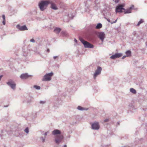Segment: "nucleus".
I'll return each instance as SVG.
<instances>
[{"instance_id": "a211bd4d", "label": "nucleus", "mask_w": 147, "mask_h": 147, "mask_svg": "<svg viewBox=\"0 0 147 147\" xmlns=\"http://www.w3.org/2000/svg\"><path fill=\"white\" fill-rule=\"evenodd\" d=\"M102 27V25L101 24H98L96 26V28L97 29H100Z\"/></svg>"}, {"instance_id": "7c9ffc66", "label": "nucleus", "mask_w": 147, "mask_h": 147, "mask_svg": "<svg viewBox=\"0 0 147 147\" xmlns=\"http://www.w3.org/2000/svg\"><path fill=\"white\" fill-rule=\"evenodd\" d=\"M47 132H45V134H44V135L45 136H46L47 135Z\"/></svg>"}, {"instance_id": "473e14b6", "label": "nucleus", "mask_w": 147, "mask_h": 147, "mask_svg": "<svg viewBox=\"0 0 147 147\" xmlns=\"http://www.w3.org/2000/svg\"><path fill=\"white\" fill-rule=\"evenodd\" d=\"M74 41H75L76 42H77V40L76 39H74Z\"/></svg>"}, {"instance_id": "0eeeda50", "label": "nucleus", "mask_w": 147, "mask_h": 147, "mask_svg": "<svg viewBox=\"0 0 147 147\" xmlns=\"http://www.w3.org/2000/svg\"><path fill=\"white\" fill-rule=\"evenodd\" d=\"M7 84L10 86L12 89H15L16 84L14 83L13 81L12 80H10L8 82H7Z\"/></svg>"}, {"instance_id": "c9c22d12", "label": "nucleus", "mask_w": 147, "mask_h": 147, "mask_svg": "<svg viewBox=\"0 0 147 147\" xmlns=\"http://www.w3.org/2000/svg\"><path fill=\"white\" fill-rule=\"evenodd\" d=\"M47 52H49V49H47Z\"/></svg>"}, {"instance_id": "9b49d317", "label": "nucleus", "mask_w": 147, "mask_h": 147, "mask_svg": "<svg viewBox=\"0 0 147 147\" xmlns=\"http://www.w3.org/2000/svg\"><path fill=\"white\" fill-rule=\"evenodd\" d=\"M99 37L102 42L105 37V34L103 32H100L99 34Z\"/></svg>"}, {"instance_id": "c85d7f7f", "label": "nucleus", "mask_w": 147, "mask_h": 147, "mask_svg": "<svg viewBox=\"0 0 147 147\" xmlns=\"http://www.w3.org/2000/svg\"><path fill=\"white\" fill-rule=\"evenodd\" d=\"M109 121V119H107L105 120L104 121L105 122H107Z\"/></svg>"}, {"instance_id": "58836bf2", "label": "nucleus", "mask_w": 147, "mask_h": 147, "mask_svg": "<svg viewBox=\"0 0 147 147\" xmlns=\"http://www.w3.org/2000/svg\"><path fill=\"white\" fill-rule=\"evenodd\" d=\"M108 21L109 22V20H108Z\"/></svg>"}, {"instance_id": "1a4fd4ad", "label": "nucleus", "mask_w": 147, "mask_h": 147, "mask_svg": "<svg viewBox=\"0 0 147 147\" xmlns=\"http://www.w3.org/2000/svg\"><path fill=\"white\" fill-rule=\"evenodd\" d=\"M122 55L121 53H117L115 55H112L110 57L111 58L114 59L116 58L120 57L122 56Z\"/></svg>"}, {"instance_id": "cd10ccee", "label": "nucleus", "mask_w": 147, "mask_h": 147, "mask_svg": "<svg viewBox=\"0 0 147 147\" xmlns=\"http://www.w3.org/2000/svg\"><path fill=\"white\" fill-rule=\"evenodd\" d=\"M5 20H3V24L4 25H5Z\"/></svg>"}, {"instance_id": "423d86ee", "label": "nucleus", "mask_w": 147, "mask_h": 147, "mask_svg": "<svg viewBox=\"0 0 147 147\" xmlns=\"http://www.w3.org/2000/svg\"><path fill=\"white\" fill-rule=\"evenodd\" d=\"M101 70V68L100 67H97V69L96 71L94 76V78L95 79L96 78L97 76L100 73Z\"/></svg>"}, {"instance_id": "9d476101", "label": "nucleus", "mask_w": 147, "mask_h": 147, "mask_svg": "<svg viewBox=\"0 0 147 147\" xmlns=\"http://www.w3.org/2000/svg\"><path fill=\"white\" fill-rule=\"evenodd\" d=\"M17 27L19 30L21 31L28 30L26 26L25 25L21 26L20 25H18L17 26Z\"/></svg>"}, {"instance_id": "72a5a7b5", "label": "nucleus", "mask_w": 147, "mask_h": 147, "mask_svg": "<svg viewBox=\"0 0 147 147\" xmlns=\"http://www.w3.org/2000/svg\"><path fill=\"white\" fill-rule=\"evenodd\" d=\"M57 56H56V57H54V59H55L56 58H57Z\"/></svg>"}, {"instance_id": "f704fd0d", "label": "nucleus", "mask_w": 147, "mask_h": 147, "mask_svg": "<svg viewBox=\"0 0 147 147\" xmlns=\"http://www.w3.org/2000/svg\"><path fill=\"white\" fill-rule=\"evenodd\" d=\"M67 146L66 145H65L63 147H67Z\"/></svg>"}, {"instance_id": "7ed1b4c3", "label": "nucleus", "mask_w": 147, "mask_h": 147, "mask_svg": "<svg viewBox=\"0 0 147 147\" xmlns=\"http://www.w3.org/2000/svg\"><path fill=\"white\" fill-rule=\"evenodd\" d=\"M53 75V73H51L46 74L45 75L42 79L43 81H50L51 80V78Z\"/></svg>"}, {"instance_id": "393cba45", "label": "nucleus", "mask_w": 147, "mask_h": 147, "mask_svg": "<svg viewBox=\"0 0 147 147\" xmlns=\"http://www.w3.org/2000/svg\"><path fill=\"white\" fill-rule=\"evenodd\" d=\"M41 140L42 141V142H44L45 141V139L43 138H41Z\"/></svg>"}, {"instance_id": "4be33fe9", "label": "nucleus", "mask_w": 147, "mask_h": 147, "mask_svg": "<svg viewBox=\"0 0 147 147\" xmlns=\"http://www.w3.org/2000/svg\"><path fill=\"white\" fill-rule=\"evenodd\" d=\"M34 87L37 89H40V86H37L36 85H34Z\"/></svg>"}, {"instance_id": "412c9836", "label": "nucleus", "mask_w": 147, "mask_h": 147, "mask_svg": "<svg viewBox=\"0 0 147 147\" xmlns=\"http://www.w3.org/2000/svg\"><path fill=\"white\" fill-rule=\"evenodd\" d=\"M78 109L80 110H85L84 109L80 106H79L78 107Z\"/></svg>"}, {"instance_id": "c756f323", "label": "nucleus", "mask_w": 147, "mask_h": 147, "mask_svg": "<svg viewBox=\"0 0 147 147\" xmlns=\"http://www.w3.org/2000/svg\"><path fill=\"white\" fill-rule=\"evenodd\" d=\"M3 76V75H1V76H0V80H1V78H2V77Z\"/></svg>"}, {"instance_id": "4468645a", "label": "nucleus", "mask_w": 147, "mask_h": 147, "mask_svg": "<svg viewBox=\"0 0 147 147\" xmlns=\"http://www.w3.org/2000/svg\"><path fill=\"white\" fill-rule=\"evenodd\" d=\"M134 7V6H132L131 7L129 8L127 10H125L124 11V13H130L131 12V10L133 9V7Z\"/></svg>"}, {"instance_id": "f3484780", "label": "nucleus", "mask_w": 147, "mask_h": 147, "mask_svg": "<svg viewBox=\"0 0 147 147\" xmlns=\"http://www.w3.org/2000/svg\"><path fill=\"white\" fill-rule=\"evenodd\" d=\"M125 53L127 55V57H129L131 56V52L130 51H126Z\"/></svg>"}, {"instance_id": "bb28decb", "label": "nucleus", "mask_w": 147, "mask_h": 147, "mask_svg": "<svg viewBox=\"0 0 147 147\" xmlns=\"http://www.w3.org/2000/svg\"><path fill=\"white\" fill-rule=\"evenodd\" d=\"M30 41L32 42H34V39H32L30 40Z\"/></svg>"}, {"instance_id": "f8f14e48", "label": "nucleus", "mask_w": 147, "mask_h": 147, "mask_svg": "<svg viewBox=\"0 0 147 147\" xmlns=\"http://www.w3.org/2000/svg\"><path fill=\"white\" fill-rule=\"evenodd\" d=\"M31 77V76L28 75L27 73L23 74L20 76V77L22 79H26Z\"/></svg>"}, {"instance_id": "6ab92c4d", "label": "nucleus", "mask_w": 147, "mask_h": 147, "mask_svg": "<svg viewBox=\"0 0 147 147\" xmlns=\"http://www.w3.org/2000/svg\"><path fill=\"white\" fill-rule=\"evenodd\" d=\"M130 91L132 93L135 94L136 93V90L133 88L130 89Z\"/></svg>"}, {"instance_id": "b1692460", "label": "nucleus", "mask_w": 147, "mask_h": 147, "mask_svg": "<svg viewBox=\"0 0 147 147\" xmlns=\"http://www.w3.org/2000/svg\"><path fill=\"white\" fill-rule=\"evenodd\" d=\"M2 18L3 20H5V15H3V16H2Z\"/></svg>"}, {"instance_id": "e433bc0d", "label": "nucleus", "mask_w": 147, "mask_h": 147, "mask_svg": "<svg viewBox=\"0 0 147 147\" xmlns=\"http://www.w3.org/2000/svg\"><path fill=\"white\" fill-rule=\"evenodd\" d=\"M40 103H44V102H42V101H40Z\"/></svg>"}, {"instance_id": "20e7f679", "label": "nucleus", "mask_w": 147, "mask_h": 147, "mask_svg": "<svg viewBox=\"0 0 147 147\" xmlns=\"http://www.w3.org/2000/svg\"><path fill=\"white\" fill-rule=\"evenodd\" d=\"M124 6V4L120 5L117 6L116 8L115 11L116 13L118 12L121 13L123 11L122 10H125V9L123 8Z\"/></svg>"}, {"instance_id": "f03ea898", "label": "nucleus", "mask_w": 147, "mask_h": 147, "mask_svg": "<svg viewBox=\"0 0 147 147\" xmlns=\"http://www.w3.org/2000/svg\"><path fill=\"white\" fill-rule=\"evenodd\" d=\"M80 40L83 44L85 47L91 48H93V46L92 44H90L86 41H85L82 38L80 39Z\"/></svg>"}, {"instance_id": "dca6fc26", "label": "nucleus", "mask_w": 147, "mask_h": 147, "mask_svg": "<svg viewBox=\"0 0 147 147\" xmlns=\"http://www.w3.org/2000/svg\"><path fill=\"white\" fill-rule=\"evenodd\" d=\"M61 31V29L59 28H56L54 30V32L57 34H58Z\"/></svg>"}, {"instance_id": "4c0bfd02", "label": "nucleus", "mask_w": 147, "mask_h": 147, "mask_svg": "<svg viewBox=\"0 0 147 147\" xmlns=\"http://www.w3.org/2000/svg\"><path fill=\"white\" fill-rule=\"evenodd\" d=\"M117 20H116L115 21V22L114 23H115V22H116V21H117Z\"/></svg>"}, {"instance_id": "ddd939ff", "label": "nucleus", "mask_w": 147, "mask_h": 147, "mask_svg": "<svg viewBox=\"0 0 147 147\" xmlns=\"http://www.w3.org/2000/svg\"><path fill=\"white\" fill-rule=\"evenodd\" d=\"M61 131L58 129H55L52 132V134L53 135H56L61 134Z\"/></svg>"}, {"instance_id": "5701e85b", "label": "nucleus", "mask_w": 147, "mask_h": 147, "mask_svg": "<svg viewBox=\"0 0 147 147\" xmlns=\"http://www.w3.org/2000/svg\"><path fill=\"white\" fill-rule=\"evenodd\" d=\"M25 131L26 133H28V128H26L25 130Z\"/></svg>"}, {"instance_id": "a878e982", "label": "nucleus", "mask_w": 147, "mask_h": 147, "mask_svg": "<svg viewBox=\"0 0 147 147\" xmlns=\"http://www.w3.org/2000/svg\"><path fill=\"white\" fill-rule=\"evenodd\" d=\"M119 0H115V2L116 3H117L119 2Z\"/></svg>"}, {"instance_id": "f257e3e1", "label": "nucleus", "mask_w": 147, "mask_h": 147, "mask_svg": "<svg viewBox=\"0 0 147 147\" xmlns=\"http://www.w3.org/2000/svg\"><path fill=\"white\" fill-rule=\"evenodd\" d=\"M50 3V1L49 0L43 1L40 3L38 5L40 10L42 11L44 10Z\"/></svg>"}, {"instance_id": "2eb2a0df", "label": "nucleus", "mask_w": 147, "mask_h": 147, "mask_svg": "<svg viewBox=\"0 0 147 147\" xmlns=\"http://www.w3.org/2000/svg\"><path fill=\"white\" fill-rule=\"evenodd\" d=\"M50 4H51V8L54 9H57V8L56 5L53 3L51 1H50Z\"/></svg>"}, {"instance_id": "aec40b11", "label": "nucleus", "mask_w": 147, "mask_h": 147, "mask_svg": "<svg viewBox=\"0 0 147 147\" xmlns=\"http://www.w3.org/2000/svg\"><path fill=\"white\" fill-rule=\"evenodd\" d=\"M144 22V21L143 20L141 19L138 22L137 24V26H139L141 23Z\"/></svg>"}, {"instance_id": "6e6552de", "label": "nucleus", "mask_w": 147, "mask_h": 147, "mask_svg": "<svg viewBox=\"0 0 147 147\" xmlns=\"http://www.w3.org/2000/svg\"><path fill=\"white\" fill-rule=\"evenodd\" d=\"M92 129H98L99 128V125L98 122L94 123L92 125Z\"/></svg>"}, {"instance_id": "2f4dec72", "label": "nucleus", "mask_w": 147, "mask_h": 147, "mask_svg": "<svg viewBox=\"0 0 147 147\" xmlns=\"http://www.w3.org/2000/svg\"><path fill=\"white\" fill-rule=\"evenodd\" d=\"M127 57L126 56H124L123 57H122V59H124L125 57Z\"/></svg>"}, {"instance_id": "39448f33", "label": "nucleus", "mask_w": 147, "mask_h": 147, "mask_svg": "<svg viewBox=\"0 0 147 147\" xmlns=\"http://www.w3.org/2000/svg\"><path fill=\"white\" fill-rule=\"evenodd\" d=\"M63 137L62 135H57L55 136V141L56 143L59 144L63 139Z\"/></svg>"}]
</instances>
